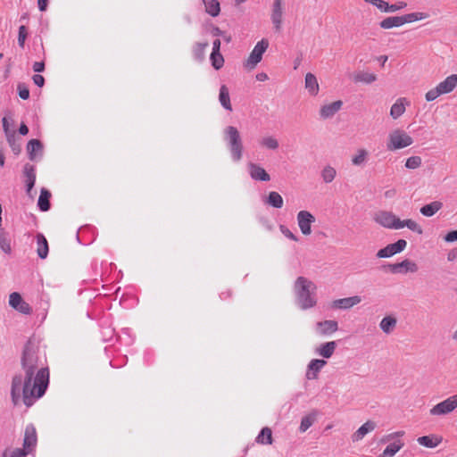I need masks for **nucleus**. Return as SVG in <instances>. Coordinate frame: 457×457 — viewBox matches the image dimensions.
<instances>
[{"instance_id": "f257e3e1", "label": "nucleus", "mask_w": 457, "mask_h": 457, "mask_svg": "<svg viewBox=\"0 0 457 457\" xmlns=\"http://www.w3.org/2000/svg\"><path fill=\"white\" fill-rule=\"evenodd\" d=\"M22 367L25 371L24 381L21 376H15L12 384V399L13 403L18 404L22 391L23 403L30 407L34 401L41 397L49 382L48 369L40 363L36 350L27 345L22 357Z\"/></svg>"}, {"instance_id": "f03ea898", "label": "nucleus", "mask_w": 457, "mask_h": 457, "mask_svg": "<svg viewBox=\"0 0 457 457\" xmlns=\"http://www.w3.org/2000/svg\"><path fill=\"white\" fill-rule=\"evenodd\" d=\"M295 301L302 310H308L317 304L316 285L304 277H298L295 282Z\"/></svg>"}, {"instance_id": "7ed1b4c3", "label": "nucleus", "mask_w": 457, "mask_h": 457, "mask_svg": "<svg viewBox=\"0 0 457 457\" xmlns=\"http://www.w3.org/2000/svg\"><path fill=\"white\" fill-rule=\"evenodd\" d=\"M414 140L411 135L403 129L397 128L388 133L386 147L390 152H395L411 146Z\"/></svg>"}, {"instance_id": "20e7f679", "label": "nucleus", "mask_w": 457, "mask_h": 457, "mask_svg": "<svg viewBox=\"0 0 457 457\" xmlns=\"http://www.w3.org/2000/svg\"><path fill=\"white\" fill-rule=\"evenodd\" d=\"M428 17V13L421 12H411L402 16H389L382 20L379 22V26L381 29H390L393 28L402 27L406 23L422 21L427 19Z\"/></svg>"}, {"instance_id": "39448f33", "label": "nucleus", "mask_w": 457, "mask_h": 457, "mask_svg": "<svg viewBox=\"0 0 457 457\" xmlns=\"http://www.w3.org/2000/svg\"><path fill=\"white\" fill-rule=\"evenodd\" d=\"M404 435L405 432L403 430H399L383 436L380 438L379 443L388 445L380 454V457H394L399 451H401L404 446V442L402 439Z\"/></svg>"}, {"instance_id": "423d86ee", "label": "nucleus", "mask_w": 457, "mask_h": 457, "mask_svg": "<svg viewBox=\"0 0 457 457\" xmlns=\"http://www.w3.org/2000/svg\"><path fill=\"white\" fill-rule=\"evenodd\" d=\"M224 139L229 147L233 161L239 162L243 155V144L238 129L228 126L224 129Z\"/></svg>"}, {"instance_id": "0eeeda50", "label": "nucleus", "mask_w": 457, "mask_h": 457, "mask_svg": "<svg viewBox=\"0 0 457 457\" xmlns=\"http://www.w3.org/2000/svg\"><path fill=\"white\" fill-rule=\"evenodd\" d=\"M456 87L457 74L450 75L441 81L436 87L429 89L425 94V99L427 102L435 101L440 96L453 92Z\"/></svg>"}, {"instance_id": "6e6552de", "label": "nucleus", "mask_w": 457, "mask_h": 457, "mask_svg": "<svg viewBox=\"0 0 457 457\" xmlns=\"http://www.w3.org/2000/svg\"><path fill=\"white\" fill-rule=\"evenodd\" d=\"M37 432L33 425H28L25 428L23 448H16L12 451L10 457H26L37 445Z\"/></svg>"}, {"instance_id": "1a4fd4ad", "label": "nucleus", "mask_w": 457, "mask_h": 457, "mask_svg": "<svg viewBox=\"0 0 457 457\" xmlns=\"http://www.w3.org/2000/svg\"><path fill=\"white\" fill-rule=\"evenodd\" d=\"M373 220L376 223L388 229H398L400 219L391 212L379 211L374 214Z\"/></svg>"}, {"instance_id": "9d476101", "label": "nucleus", "mask_w": 457, "mask_h": 457, "mask_svg": "<svg viewBox=\"0 0 457 457\" xmlns=\"http://www.w3.org/2000/svg\"><path fill=\"white\" fill-rule=\"evenodd\" d=\"M457 408V394L453 395L445 400L434 405L429 410V414L432 416L447 415Z\"/></svg>"}, {"instance_id": "9b49d317", "label": "nucleus", "mask_w": 457, "mask_h": 457, "mask_svg": "<svg viewBox=\"0 0 457 457\" xmlns=\"http://www.w3.org/2000/svg\"><path fill=\"white\" fill-rule=\"evenodd\" d=\"M296 221L301 233L303 236H310L312 233V225L315 223L316 218L311 212L302 210L296 214Z\"/></svg>"}, {"instance_id": "f8f14e48", "label": "nucleus", "mask_w": 457, "mask_h": 457, "mask_svg": "<svg viewBox=\"0 0 457 457\" xmlns=\"http://www.w3.org/2000/svg\"><path fill=\"white\" fill-rule=\"evenodd\" d=\"M268 47L269 41L267 39L262 38L261 41H259L249 54V57L245 62V66L250 69H253L262 61V54L265 53Z\"/></svg>"}, {"instance_id": "ddd939ff", "label": "nucleus", "mask_w": 457, "mask_h": 457, "mask_svg": "<svg viewBox=\"0 0 457 457\" xmlns=\"http://www.w3.org/2000/svg\"><path fill=\"white\" fill-rule=\"evenodd\" d=\"M284 15V0H274L271 6L270 20L276 31L282 29Z\"/></svg>"}, {"instance_id": "4468645a", "label": "nucleus", "mask_w": 457, "mask_h": 457, "mask_svg": "<svg viewBox=\"0 0 457 457\" xmlns=\"http://www.w3.org/2000/svg\"><path fill=\"white\" fill-rule=\"evenodd\" d=\"M389 267L393 273H416L419 270L418 264L409 259H404L401 262L391 264Z\"/></svg>"}, {"instance_id": "2eb2a0df", "label": "nucleus", "mask_w": 457, "mask_h": 457, "mask_svg": "<svg viewBox=\"0 0 457 457\" xmlns=\"http://www.w3.org/2000/svg\"><path fill=\"white\" fill-rule=\"evenodd\" d=\"M9 304L12 308L22 314H30L32 312L29 304L26 303L17 292H13L9 295Z\"/></svg>"}, {"instance_id": "dca6fc26", "label": "nucleus", "mask_w": 457, "mask_h": 457, "mask_svg": "<svg viewBox=\"0 0 457 457\" xmlns=\"http://www.w3.org/2000/svg\"><path fill=\"white\" fill-rule=\"evenodd\" d=\"M338 330V323L333 320L319 321L315 325V332L319 336H329Z\"/></svg>"}, {"instance_id": "f3484780", "label": "nucleus", "mask_w": 457, "mask_h": 457, "mask_svg": "<svg viewBox=\"0 0 457 457\" xmlns=\"http://www.w3.org/2000/svg\"><path fill=\"white\" fill-rule=\"evenodd\" d=\"M327 361L321 359H312L308 366L305 373V378L308 380H314L318 378L320 371L326 366Z\"/></svg>"}, {"instance_id": "a211bd4d", "label": "nucleus", "mask_w": 457, "mask_h": 457, "mask_svg": "<svg viewBox=\"0 0 457 457\" xmlns=\"http://www.w3.org/2000/svg\"><path fill=\"white\" fill-rule=\"evenodd\" d=\"M361 301L362 299L359 295L340 298L332 302V307L336 309L348 310L359 304Z\"/></svg>"}, {"instance_id": "6ab92c4d", "label": "nucleus", "mask_w": 457, "mask_h": 457, "mask_svg": "<svg viewBox=\"0 0 457 457\" xmlns=\"http://www.w3.org/2000/svg\"><path fill=\"white\" fill-rule=\"evenodd\" d=\"M248 171L250 177L257 181H270V176L269 173L259 164L250 162L248 164Z\"/></svg>"}, {"instance_id": "aec40b11", "label": "nucleus", "mask_w": 457, "mask_h": 457, "mask_svg": "<svg viewBox=\"0 0 457 457\" xmlns=\"http://www.w3.org/2000/svg\"><path fill=\"white\" fill-rule=\"evenodd\" d=\"M343 102L340 100L324 104L320 109V116L323 120L332 118L342 108Z\"/></svg>"}, {"instance_id": "412c9836", "label": "nucleus", "mask_w": 457, "mask_h": 457, "mask_svg": "<svg viewBox=\"0 0 457 457\" xmlns=\"http://www.w3.org/2000/svg\"><path fill=\"white\" fill-rule=\"evenodd\" d=\"M369 159L370 152L363 147H359L351 156V162L355 167H363L367 164Z\"/></svg>"}, {"instance_id": "4be33fe9", "label": "nucleus", "mask_w": 457, "mask_h": 457, "mask_svg": "<svg viewBox=\"0 0 457 457\" xmlns=\"http://www.w3.org/2000/svg\"><path fill=\"white\" fill-rule=\"evenodd\" d=\"M376 427L377 425L373 420H367L352 435L353 442H359L362 440L363 437L367 434L372 432Z\"/></svg>"}, {"instance_id": "5701e85b", "label": "nucleus", "mask_w": 457, "mask_h": 457, "mask_svg": "<svg viewBox=\"0 0 457 457\" xmlns=\"http://www.w3.org/2000/svg\"><path fill=\"white\" fill-rule=\"evenodd\" d=\"M304 87L312 96H316L319 94L320 85L317 77L313 73H306L304 78Z\"/></svg>"}, {"instance_id": "b1692460", "label": "nucleus", "mask_w": 457, "mask_h": 457, "mask_svg": "<svg viewBox=\"0 0 457 457\" xmlns=\"http://www.w3.org/2000/svg\"><path fill=\"white\" fill-rule=\"evenodd\" d=\"M409 102L404 97L398 98L390 108V116L394 120L399 119L406 110Z\"/></svg>"}, {"instance_id": "393cba45", "label": "nucleus", "mask_w": 457, "mask_h": 457, "mask_svg": "<svg viewBox=\"0 0 457 457\" xmlns=\"http://www.w3.org/2000/svg\"><path fill=\"white\" fill-rule=\"evenodd\" d=\"M336 348L337 343L335 341L326 342L315 348V353L323 358L328 359L334 354Z\"/></svg>"}, {"instance_id": "a878e982", "label": "nucleus", "mask_w": 457, "mask_h": 457, "mask_svg": "<svg viewBox=\"0 0 457 457\" xmlns=\"http://www.w3.org/2000/svg\"><path fill=\"white\" fill-rule=\"evenodd\" d=\"M442 440V436L435 434L422 436L417 438L418 444L427 448H436L441 444Z\"/></svg>"}, {"instance_id": "bb28decb", "label": "nucleus", "mask_w": 457, "mask_h": 457, "mask_svg": "<svg viewBox=\"0 0 457 457\" xmlns=\"http://www.w3.org/2000/svg\"><path fill=\"white\" fill-rule=\"evenodd\" d=\"M397 319L394 315L385 316L379 322V328L383 333L390 335L395 329Z\"/></svg>"}, {"instance_id": "cd10ccee", "label": "nucleus", "mask_w": 457, "mask_h": 457, "mask_svg": "<svg viewBox=\"0 0 457 457\" xmlns=\"http://www.w3.org/2000/svg\"><path fill=\"white\" fill-rule=\"evenodd\" d=\"M353 79L355 83L369 85L377 80V75L367 71H358L353 74Z\"/></svg>"}, {"instance_id": "c85d7f7f", "label": "nucleus", "mask_w": 457, "mask_h": 457, "mask_svg": "<svg viewBox=\"0 0 457 457\" xmlns=\"http://www.w3.org/2000/svg\"><path fill=\"white\" fill-rule=\"evenodd\" d=\"M25 183L27 187V193L29 194L33 188L36 181V173L33 166L26 164L24 166Z\"/></svg>"}, {"instance_id": "c756f323", "label": "nucleus", "mask_w": 457, "mask_h": 457, "mask_svg": "<svg viewBox=\"0 0 457 457\" xmlns=\"http://www.w3.org/2000/svg\"><path fill=\"white\" fill-rule=\"evenodd\" d=\"M37 253L39 258L46 259L48 254V243L46 238L42 234H37Z\"/></svg>"}, {"instance_id": "7c9ffc66", "label": "nucleus", "mask_w": 457, "mask_h": 457, "mask_svg": "<svg viewBox=\"0 0 457 457\" xmlns=\"http://www.w3.org/2000/svg\"><path fill=\"white\" fill-rule=\"evenodd\" d=\"M43 150V145L37 139H31L29 141L27 145V151L29 154V157L30 160H35L37 154H41Z\"/></svg>"}, {"instance_id": "2f4dec72", "label": "nucleus", "mask_w": 457, "mask_h": 457, "mask_svg": "<svg viewBox=\"0 0 457 457\" xmlns=\"http://www.w3.org/2000/svg\"><path fill=\"white\" fill-rule=\"evenodd\" d=\"M264 202L268 205L277 209L282 208L284 204L283 197L276 191L270 192Z\"/></svg>"}, {"instance_id": "473e14b6", "label": "nucleus", "mask_w": 457, "mask_h": 457, "mask_svg": "<svg viewBox=\"0 0 457 457\" xmlns=\"http://www.w3.org/2000/svg\"><path fill=\"white\" fill-rule=\"evenodd\" d=\"M443 206V204L439 201H434L428 204H426L420 208V213L426 217H431L436 213Z\"/></svg>"}, {"instance_id": "72a5a7b5", "label": "nucleus", "mask_w": 457, "mask_h": 457, "mask_svg": "<svg viewBox=\"0 0 457 457\" xmlns=\"http://www.w3.org/2000/svg\"><path fill=\"white\" fill-rule=\"evenodd\" d=\"M260 145L269 150H277L279 146L278 139L273 136H264L260 141Z\"/></svg>"}, {"instance_id": "f704fd0d", "label": "nucleus", "mask_w": 457, "mask_h": 457, "mask_svg": "<svg viewBox=\"0 0 457 457\" xmlns=\"http://www.w3.org/2000/svg\"><path fill=\"white\" fill-rule=\"evenodd\" d=\"M219 100H220V104L226 110H228V111L232 110L228 89L225 85H222L220 88Z\"/></svg>"}, {"instance_id": "c9c22d12", "label": "nucleus", "mask_w": 457, "mask_h": 457, "mask_svg": "<svg viewBox=\"0 0 457 457\" xmlns=\"http://www.w3.org/2000/svg\"><path fill=\"white\" fill-rule=\"evenodd\" d=\"M203 2L208 14L212 17H216L220 14V7L218 0H203Z\"/></svg>"}, {"instance_id": "e433bc0d", "label": "nucleus", "mask_w": 457, "mask_h": 457, "mask_svg": "<svg viewBox=\"0 0 457 457\" xmlns=\"http://www.w3.org/2000/svg\"><path fill=\"white\" fill-rule=\"evenodd\" d=\"M320 176H321L323 182L326 184H328V183H331L335 179V178L337 176V170L331 165H326L321 170Z\"/></svg>"}, {"instance_id": "4c0bfd02", "label": "nucleus", "mask_w": 457, "mask_h": 457, "mask_svg": "<svg viewBox=\"0 0 457 457\" xmlns=\"http://www.w3.org/2000/svg\"><path fill=\"white\" fill-rule=\"evenodd\" d=\"M6 141L14 154H19L21 151V144L20 138L16 136V132L5 137Z\"/></svg>"}, {"instance_id": "58836bf2", "label": "nucleus", "mask_w": 457, "mask_h": 457, "mask_svg": "<svg viewBox=\"0 0 457 457\" xmlns=\"http://www.w3.org/2000/svg\"><path fill=\"white\" fill-rule=\"evenodd\" d=\"M400 224L402 226H399L398 227V229H401V228H408L410 230L419 234V235H421L423 233V229L421 228V226L416 222L415 220H411V219H407V220H400Z\"/></svg>"}, {"instance_id": "ea45409f", "label": "nucleus", "mask_w": 457, "mask_h": 457, "mask_svg": "<svg viewBox=\"0 0 457 457\" xmlns=\"http://www.w3.org/2000/svg\"><path fill=\"white\" fill-rule=\"evenodd\" d=\"M256 442L262 445L272 444V432L270 428H263L256 437Z\"/></svg>"}, {"instance_id": "a19ab883", "label": "nucleus", "mask_w": 457, "mask_h": 457, "mask_svg": "<svg viewBox=\"0 0 457 457\" xmlns=\"http://www.w3.org/2000/svg\"><path fill=\"white\" fill-rule=\"evenodd\" d=\"M50 193L46 190V189H42L41 190V193H40V195H39V198H38V207L40 208L41 211L43 212H46V211H48L49 208H50V204H49V198H50Z\"/></svg>"}, {"instance_id": "79ce46f5", "label": "nucleus", "mask_w": 457, "mask_h": 457, "mask_svg": "<svg viewBox=\"0 0 457 457\" xmlns=\"http://www.w3.org/2000/svg\"><path fill=\"white\" fill-rule=\"evenodd\" d=\"M422 165V159L419 155H412L405 160L404 167L407 170H417Z\"/></svg>"}, {"instance_id": "37998d69", "label": "nucleus", "mask_w": 457, "mask_h": 457, "mask_svg": "<svg viewBox=\"0 0 457 457\" xmlns=\"http://www.w3.org/2000/svg\"><path fill=\"white\" fill-rule=\"evenodd\" d=\"M210 60L215 70H220L224 64V58L220 52H212Z\"/></svg>"}, {"instance_id": "c03bdc74", "label": "nucleus", "mask_w": 457, "mask_h": 457, "mask_svg": "<svg viewBox=\"0 0 457 457\" xmlns=\"http://www.w3.org/2000/svg\"><path fill=\"white\" fill-rule=\"evenodd\" d=\"M208 46L207 43H196L194 47V56L197 61H202L204 58V52Z\"/></svg>"}, {"instance_id": "a18cd8bd", "label": "nucleus", "mask_w": 457, "mask_h": 457, "mask_svg": "<svg viewBox=\"0 0 457 457\" xmlns=\"http://www.w3.org/2000/svg\"><path fill=\"white\" fill-rule=\"evenodd\" d=\"M388 246L392 251L393 254L395 255L402 253L407 246V242L404 239H399L395 243L389 244Z\"/></svg>"}, {"instance_id": "49530a36", "label": "nucleus", "mask_w": 457, "mask_h": 457, "mask_svg": "<svg viewBox=\"0 0 457 457\" xmlns=\"http://www.w3.org/2000/svg\"><path fill=\"white\" fill-rule=\"evenodd\" d=\"M314 420H315L314 415L310 414V415L304 416L301 420L299 430L301 432H305L313 424Z\"/></svg>"}, {"instance_id": "de8ad7c7", "label": "nucleus", "mask_w": 457, "mask_h": 457, "mask_svg": "<svg viewBox=\"0 0 457 457\" xmlns=\"http://www.w3.org/2000/svg\"><path fill=\"white\" fill-rule=\"evenodd\" d=\"M2 125H3V130H4L5 137L7 135L15 133V130L12 129V118H8V117L4 116L2 119Z\"/></svg>"}, {"instance_id": "09e8293b", "label": "nucleus", "mask_w": 457, "mask_h": 457, "mask_svg": "<svg viewBox=\"0 0 457 457\" xmlns=\"http://www.w3.org/2000/svg\"><path fill=\"white\" fill-rule=\"evenodd\" d=\"M27 37H28L27 28L24 25L20 26L19 33H18V44L21 48L24 47Z\"/></svg>"}, {"instance_id": "8fccbe9b", "label": "nucleus", "mask_w": 457, "mask_h": 457, "mask_svg": "<svg viewBox=\"0 0 457 457\" xmlns=\"http://www.w3.org/2000/svg\"><path fill=\"white\" fill-rule=\"evenodd\" d=\"M406 7H407V3L403 2V1H399L393 4H389L387 3L386 12H395L401 11L403 9H405Z\"/></svg>"}, {"instance_id": "3c124183", "label": "nucleus", "mask_w": 457, "mask_h": 457, "mask_svg": "<svg viewBox=\"0 0 457 457\" xmlns=\"http://www.w3.org/2000/svg\"><path fill=\"white\" fill-rule=\"evenodd\" d=\"M365 3L372 4L377 7L380 12H386L387 2L384 0H363Z\"/></svg>"}, {"instance_id": "603ef678", "label": "nucleus", "mask_w": 457, "mask_h": 457, "mask_svg": "<svg viewBox=\"0 0 457 457\" xmlns=\"http://www.w3.org/2000/svg\"><path fill=\"white\" fill-rule=\"evenodd\" d=\"M376 256L379 259H384V258H390V257L394 256V254H393L392 251L390 250V247L387 245L384 248H381L380 250H378L376 253Z\"/></svg>"}, {"instance_id": "864d4df0", "label": "nucleus", "mask_w": 457, "mask_h": 457, "mask_svg": "<svg viewBox=\"0 0 457 457\" xmlns=\"http://www.w3.org/2000/svg\"><path fill=\"white\" fill-rule=\"evenodd\" d=\"M279 230L286 237L289 238L290 240L295 242L298 241V237L285 225H280Z\"/></svg>"}, {"instance_id": "5fc2aeb1", "label": "nucleus", "mask_w": 457, "mask_h": 457, "mask_svg": "<svg viewBox=\"0 0 457 457\" xmlns=\"http://www.w3.org/2000/svg\"><path fill=\"white\" fill-rule=\"evenodd\" d=\"M18 93L19 96L23 100H26L29 97V90L24 84L18 85Z\"/></svg>"}, {"instance_id": "6e6d98bb", "label": "nucleus", "mask_w": 457, "mask_h": 457, "mask_svg": "<svg viewBox=\"0 0 457 457\" xmlns=\"http://www.w3.org/2000/svg\"><path fill=\"white\" fill-rule=\"evenodd\" d=\"M445 241L448 243L455 242L457 241V230H452L449 233H447L445 237Z\"/></svg>"}, {"instance_id": "4d7b16f0", "label": "nucleus", "mask_w": 457, "mask_h": 457, "mask_svg": "<svg viewBox=\"0 0 457 457\" xmlns=\"http://www.w3.org/2000/svg\"><path fill=\"white\" fill-rule=\"evenodd\" d=\"M33 79V82L38 86V87H43L44 86V83H45V79L43 76L39 75V74H36L33 76L32 78Z\"/></svg>"}, {"instance_id": "13d9d810", "label": "nucleus", "mask_w": 457, "mask_h": 457, "mask_svg": "<svg viewBox=\"0 0 457 457\" xmlns=\"http://www.w3.org/2000/svg\"><path fill=\"white\" fill-rule=\"evenodd\" d=\"M45 69V63L43 62H36L33 64V70L35 72H41Z\"/></svg>"}, {"instance_id": "bf43d9fd", "label": "nucleus", "mask_w": 457, "mask_h": 457, "mask_svg": "<svg viewBox=\"0 0 457 457\" xmlns=\"http://www.w3.org/2000/svg\"><path fill=\"white\" fill-rule=\"evenodd\" d=\"M47 2L48 0H37V5H38V9L41 11V12H44L46 10V7H47Z\"/></svg>"}, {"instance_id": "052dcab7", "label": "nucleus", "mask_w": 457, "mask_h": 457, "mask_svg": "<svg viewBox=\"0 0 457 457\" xmlns=\"http://www.w3.org/2000/svg\"><path fill=\"white\" fill-rule=\"evenodd\" d=\"M455 259H457V249H453V250L450 251L447 254V260L449 262H453Z\"/></svg>"}, {"instance_id": "680f3d73", "label": "nucleus", "mask_w": 457, "mask_h": 457, "mask_svg": "<svg viewBox=\"0 0 457 457\" xmlns=\"http://www.w3.org/2000/svg\"><path fill=\"white\" fill-rule=\"evenodd\" d=\"M220 40L215 39L212 43V52H220Z\"/></svg>"}, {"instance_id": "e2e57ef3", "label": "nucleus", "mask_w": 457, "mask_h": 457, "mask_svg": "<svg viewBox=\"0 0 457 457\" xmlns=\"http://www.w3.org/2000/svg\"><path fill=\"white\" fill-rule=\"evenodd\" d=\"M19 133L22 136H26L29 133V129L25 123L21 124Z\"/></svg>"}, {"instance_id": "0e129e2a", "label": "nucleus", "mask_w": 457, "mask_h": 457, "mask_svg": "<svg viewBox=\"0 0 457 457\" xmlns=\"http://www.w3.org/2000/svg\"><path fill=\"white\" fill-rule=\"evenodd\" d=\"M269 79L268 75L264 72H260L256 75V79L259 81H265Z\"/></svg>"}, {"instance_id": "69168bd1", "label": "nucleus", "mask_w": 457, "mask_h": 457, "mask_svg": "<svg viewBox=\"0 0 457 457\" xmlns=\"http://www.w3.org/2000/svg\"><path fill=\"white\" fill-rule=\"evenodd\" d=\"M5 163V157L2 150H0V167H4Z\"/></svg>"}, {"instance_id": "338daca9", "label": "nucleus", "mask_w": 457, "mask_h": 457, "mask_svg": "<svg viewBox=\"0 0 457 457\" xmlns=\"http://www.w3.org/2000/svg\"><path fill=\"white\" fill-rule=\"evenodd\" d=\"M223 32L220 29H215L214 35L216 36H221Z\"/></svg>"}, {"instance_id": "774afa93", "label": "nucleus", "mask_w": 457, "mask_h": 457, "mask_svg": "<svg viewBox=\"0 0 457 457\" xmlns=\"http://www.w3.org/2000/svg\"><path fill=\"white\" fill-rule=\"evenodd\" d=\"M453 339L457 341V329L453 334Z\"/></svg>"}]
</instances>
